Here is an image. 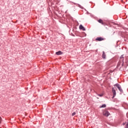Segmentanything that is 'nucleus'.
<instances>
[{
    "label": "nucleus",
    "instance_id": "9d476101",
    "mask_svg": "<svg viewBox=\"0 0 128 128\" xmlns=\"http://www.w3.org/2000/svg\"><path fill=\"white\" fill-rule=\"evenodd\" d=\"M106 106L104 104H102L101 106H100V108H106Z\"/></svg>",
    "mask_w": 128,
    "mask_h": 128
},
{
    "label": "nucleus",
    "instance_id": "423d86ee",
    "mask_svg": "<svg viewBox=\"0 0 128 128\" xmlns=\"http://www.w3.org/2000/svg\"><path fill=\"white\" fill-rule=\"evenodd\" d=\"M56 54L57 55V56H60V54H62V52H60V51H58V52H56Z\"/></svg>",
    "mask_w": 128,
    "mask_h": 128
},
{
    "label": "nucleus",
    "instance_id": "39448f33",
    "mask_svg": "<svg viewBox=\"0 0 128 128\" xmlns=\"http://www.w3.org/2000/svg\"><path fill=\"white\" fill-rule=\"evenodd\" d=\"M79 28L80 30H86V28H84V26H82V24L80 26Z\"/></svg>",
    "mask_w": 128,
    "mask_h": 128
},
{
    "label": "nucleus",
    "instance_id": "4468645a",
    "mask_svg": "<svg viewBox=\"0 0 128 128\" xmlns=\"http://www.w3.org/2000/svg\"><path fill=\"white\" fill-rule=\"evenodd\" d=\"M126 128H128V124H126Z\"/></svg>",
    "mask_w": 128,
    "mask_h": 128
},
{
    "label": "nucleus",
    "instance_id": "2eb2a0df",
    "mask_svg": "<svg viewBox=\"0 0 128 128\" xmlns=\"http://www.w3.org/2000/svg\"><path fill=\"white\" fill-rule=\"evenodd\" d=\"M98 98V100L99 98Z\"/></svg>",
    "mask_w": 128,
    "mask_h": 128
},
{
    "label": "nucleus",
    "instance_id": "ddd939ff",
    "mask_svg": "<svg viewBox=\"0 0 128 128\" xmlns=\"http://www.w3.org/2000/svg\"><path fill=\"white\" fill-rule=\"evenodd\" d=\"M1 122H2V118L0 117V124H1Z\"/></svg>",
    "mask_w": 128,
    "mask_h": 128
},
{
    "label": "nucleus",
    "instance_id": "7ed1b4c3",
    "mask_svg": "<svg viewBox=\"0 0 128 128\" xmlns=\"http://www.w3.org/2000/svg\"><path fill=\"white\" fill-rule=\"evenodd\" d=\"M110 114L108 112V111H104L103 112V115H104L105 116H108Z\"/></svg>",
    "mask_w": 128,
    "mask_h": 128
},
{
    "label": "nucleus",
    "instance_id": "0eeeda50",
    "mask_svg": "<svg viewBox=\"0 0 128 128\" xmlns=\"http://www.w3.org/2000/svg\"><path fill=\"white\" fill-rule=\"evenodd\" d=\"M98 22H100V24H104V21H102V20H98Z\"/></svg>",
    "mask_w": 128,
    "mask_h": 128
},
{
    "label": "nucleus",
    "instance_id": "f257e3e1",
    "mask_svg": "<svg viewBox=\"0 0 128 128\" xmlns=\"http://www.w3.org/2000/svg\"><path fill=\"white\" fill-rule=\"evenodd\" d=\"M114 86H116V88H118V90H120V92H123L122 89V87L120 86V84H116L114 85Z\"/></svg>",
    "mask_w": 128,
    "mask_h": 128
},
{
    "label": "nucleus",
    "instance_id": "1a4fd4ad",
    "mask_svg": "<svg viewBox=\"0 0 128 128\" xmlns=\"http://www.w3.org/2000/svg\"><path fill=\"white\" fill-rule=\"evenodd\" d=\"M102 58H106V54L104 53V52H102Z\"/></svg>",
    "mask_w": 128,
    "mask_h": 128
},
{
    "label": "nucleus",
    "instance_id": "f03ea898",
    "mask_svg": "<svg viewBox=\"0 0 128 128\" xmlns=\"http://www.w3.org/2000/svg\"><path fill=\"white\" fill-rule=\"evenodd\" d=\"M105 38L102 37H98L96 38V42H102V40H104Z\"/></svg>",
    "mask_w": 128,
    "mask_h": 128
},
{
    "label": "nucleus",
    "instance_id": "6e6552de",
    "mask_svg": "<svg viewBox=\"0 0 128 128\" xmlns=\"http://www.w3.org/2000/svg\"><path fill=\"white\" fill-rule=\"evenodd\" d=\"M120 60L124 62V56H121L120 57Z\"/></svg>",
    "mask_w": 128,
    "mask_h": 128
},
{
    "label": "nucleus",
    "instance_id": "20e7f679",
    "mask_svg": "<svg viewBox=\"0 0 128 128\" xmlns=\"http://www.w3.org/2000/svg\"><path fill=\"white\" fill-rule=\"evenodd\" d=\"M112 92L113 93V98H114L116 96V90H114V88H112Z\"/></svg>",
    "mask_w": 128,
    "mask_h": 128
},
{
    "label": "nucleus",
    "instance_id": "f8f14e48",
    "mask_svg": "<svg viewBox=\"0 0 128 128\" xmlns=\"http://www.w3.org/2000/svg\"><path fill=\"white\" fill-rule=\"evenodd\" d=\"M98 96H104V94H98Z\"/></svg>",
    "mask_w": 128,
    "mask_h": 128
},
{
    "label": "nucleus",
    "instance_id": "9b49d317",
    "mask_svg": "<svg viewBox=\"0 0 128 128\" xmlns=\"http://www.w3.org/2000/svg\"><path fill=\"white\" fill-rule=\"evenodd\" d=\"M76 112H74L72 114V116H76Z\"/></svg>",
    "mask_w": 128,
    "mask_h": 128
}]
</instances>
